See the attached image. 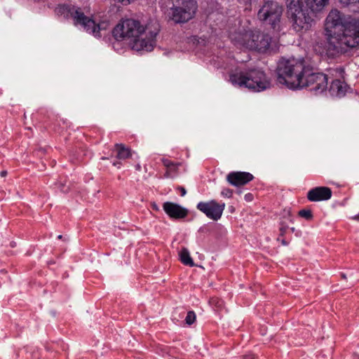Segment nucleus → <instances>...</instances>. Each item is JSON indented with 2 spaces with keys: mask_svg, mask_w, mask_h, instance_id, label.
<instances>
[{
  "mask_svg": "<svg viewBox=\"0 0 359 359\" xmlns=\"http://www.w3.org/2000/svg\"><path fill=\"white\" fill-rule=\"evenodd\" d=\"M303 58H281L277 66V81L288 88H307L318 95L327 89V76L320 72H313L306 66Z\"/></svg>",
  "mask_w": 359,
  "mask_h": 359,
  "instance_id": "nucleus-1",
  "label": "nucleus"
},
{
  "mask_svg": "<svg viewBox=\"0 0 359 359\" xmlns=\"http://www.w3.org/2000/svg\"><path fill=\"white\" fill-rule=\"evenodd\" d=\"M159 32L160 25L156 20H150L143 26L138 20L126 19L116 25L112 34L117 41H128V45L133 50L150 52L156 44Z\"/></svg>",
  "mask_w": 359,
  "mask_h": 359,
  "instance_id": "nucleus-2",
  "label": "nucleus"
},
{
  "mask_svg": "<svg viewBox=\"0 0 359 359\" xmlns=\"http://www.w3.org/2000/svg\"><path fill=\"white\" fill-rule=\"evenodd\" d=\"M325 30L330 40H335V48L359 47V19L344 15L332 9L325 20Z\"/></svg>",
  "mask_w": 359,
  "mask_h": 359,
  "instance_id": "nucleus-3",
  "label": "nucleus"
},
{
  "mask_svg": "<svg viewBox=\"0 0 359 359\" xmlns=\"http://www.w3.org/2000/svg\"><path fill=\"white\" fill-rule=\"evenodd\" d=\"M229 81L234 86L247 88L254 92H261L271 87L270 80L264 72L255 68L231 72Z\"/></svg>",
  "mask_w": 359,
  "mask_h": 359,
  "instance_id": "nucleus-4",
  "label": "nucleus"
},
{
  "mask_svg": "<svg viewBox=\"0 0 359 359\" xmlns=\"http://www.w3.org/2000/svg\"><path fill=\"white\" fill-rule=\"evenodd\" d=\"M229 37L235 43L260 53H264L269 49L272 40L269 34L259 31L230 32Z\"/></svg>",
  "mask_w": 359,
  "mask_h": 359,
  "instance_id": "nucleus-5",
  "label": "nucleus"
},
{
  "mask_svg": "<svg viewBox=\"0 0 359 359\" xmlns=\"http://www.w3.org/2000/svg\"><path fill=\"white\" fill-rule=\"evenodd\" d=\"M58 14L62 15L66 19L73 20L74 25L81 26L87 32L92 34L95 36H100V25L90 18L86 16L81 8L73 6L64 4L57 8Z\"/></svg>",
  "mask_w": 359,
  "mask_h": 359,
  "instance_id": "nucleus-6",
  "label": "nucleus"
},
{
  "mask_svg": "<svg viewBox=\"0 0 359 359\" xmlns=\"http://www.w3.org/2000/svg\"><path fill=\"white\" fill-rule=\"evenodd\" d=\"M312 11L306 6H295L287 8V14L292 22V28L296 32H306L309 30L314 22Z\"/></svg>",
  "mask_w": 359,
  "mask_h": 359,
  "instance_id": "nucleus-7",
  "label": "nucleus"
},
{
  "mask_svg": "<svg viewBox=\"0 0 359 359\" xmlns=\"http://www.w3.org/2000/svg\"><path fill=\"white\" fill-rule=\"evenodd\" d=\"M283 8L276 1H265L257 13L258 19L271 25L275 31L280 30Z\"/></svg>",
  "mask_w": 359,
  "mask_h": 359,
  "instance_id": "nucleus-8",
  "label": "nucleus"
},
{
  "mask_svg": "<svg viewBox=\"0 0 359 359\" xmlns=\"http://www.w3.org/2000/svg\"><path fill=\"white\" fill-rule=\"evenodd\" d=\"M176 3L170 12V18L175 23H184L194 17L198 8L196 0H176Z\"/></svg>",
  "mask_w": 359,
  "mask_h": 359,
  "instance_id": "nucleus-9",
  "label": "nucleus"
},
{
  "mask_svg": "<svg viewBox=\"0 0 359 359\" xmlns=\"http://www.w3.org/2000/svg\"><path fill=\"white\" fill-rule=\"evenodd\" d=\"M224 208V203H219L215 200L207 202L201 201L196 205L198 210L214 221H217L221 218Z\"/></svg>",
  "mask_w": 359,
  "mask_h": 359,
  "instance_id": "nucleus-10",
  "label": "nucleus"
},
{
  "mask_svg": "<svg viewBox=\"0 0 359 359\" xmlns=\"http://www.w3.org/2000/svg\"><path fill=\"white\" fill-rule=\"evenodd\" d=\"M332 191L327 187H316L307 192L306 198L311 202L327 201L331 198Z\"/></svg>",
  "mask_w": 359,
  "mask_h": 359,
  "instance_id": "nucleus-11",
  "label": "nucleus"
},
{
  "mask_svg": "<svg viewBox=\"0 0 359 359\" xmlns=\"http://www.w3.org/2000/svg\"><path fill=\"white\" fill-rule=\"evenodd\" d=\"M330 0H286L287 6H306L312 11H320L328 4Z\"/></svg>",
  "mask_w": 359,
  "mask_h": 359,
  "instance_id": "nucleus-12",
  "label": "nucleus"
},
{
  "mask_svg": "<svg viewBox=\"0 0 359 359\" xmlns=\"http://www.w3.org/2000/svg\"><path fill=\"white\" fill-rule=\"evenodd\" d=\"M253 179L254 176L248 172L233 171L229 172L226 176L227 182L235 187L245 185Z\"/></svg>",
  "mask_w": 359,
  "mask_h": 359,
  "instance_id": "nucleus-13",
  "label": "nucleus"
},
{
  "mask_svg": "<svg viewBox=\"0 0 359 359\" xmlns=\"http://www.w3.org/2000/svg\"><path fill=\"white\" fill-rule=\"evenodd\" d=\"M163 208L165 212L172 219H183L188 215L187 209L175 203L165 202L163 204Z\"/></svg>",
  "mask_w": 359,
  "mask_h": 359,
  "instance_id": "nucleus-14",
  "label": "nucleus"
},
{
  "mask_svg": "<svg viewBox=\"0 0 359 359\" xmlns=\"http://www.w3.org/2000/svg\"><path fill=\"white\" fill-rule=\"evenodd\" d=\"M348 85L340 79L333 80L330 86L329 92L332 96L344 97L348 89Z\"/></svg>",
  "mask_w": 359,
  "mask_h": 359,
  "instance_id": "nucleus-15",
  "label": "nucleus"
},
{
  "mask_svg": "<svg viewBox=\"0 0 359 359\" xmlns=\"http://www.w3.org/2000/svg\"><path fill=\"white\" fill-rule=\"evenodd\" d=\"M114 148L116 151V158L119 160H126L132 156L131 149L123 144L116 143Z\"/></svg>",
  "mask_w": 359,
  "mask_h": 359,
  "instance_id": "nucleus-16",
  "label": "nucleus"
},
{
  "mask_svg": "<svg viewBox=\"0 0 359 359\" xmlns=\"http://www.w3.org/2000/svg\"><path fill=\"white\" fill-rule=\"evenodd\" d=\"M180 255V260L184 264H185L187 266H192L194 265L193 259L190 257L189 252L188 251L187 249L183 248L181 250Z\"/></svg>",
  "mask_w": 359,
  "mask_h": 359,
  "instance_id": "nucleus-17",
  "label": "nucleus"
},
{
  "mask_svg": "<svg viewBox=\"0 0 359 359\" xmlns=\"http://www.w3.org/2000/svg\"><path fill=\"white\" fill-rule=\"evenodd\" d=\"M339 2L344 6L355 7L352 10L354 12L359 11V0H339Z\"/></svg>",
  "mask_w": 359,
  "mask_h": 359,
  "instance_id": "nucleus-18",
  "label": "nucleus"
},
{
  "mask_svg": "<svg viewBox=\"0 0 359 359\" xmlns=\"http://www.w3.org/2000/svg\"><path fill=\"white\" fill-rule=\"evenodd\" d=\"M298 215L302 218H304L307 221L313 219V215L312 211L309 209H302L299 211Z\"/></svg>",
  "mask_w": 359,
  "mask_h": 359,
  "instance_id": "nucleus-19",
  "label": "nucleus"
},
{
  "mask_svg": "<svg viewBox=\"0 0 359 359\" xmlns=\"http://www.w3.org/2000/svg\"><path fill=\"white\" fill-rule=\"evenodd\" d=\"M196 318V316L194 311H190L187 314L185 322L187 325H191L195 322Z\"/></svg>",
  "mask_w": 359,
  "mask_h": 359,
  "instance_id": "nucleus-20",
  "label": "nucleus"
},
{
  "mask_svg": "<svg viewBox=\"0 0 359 359\" xmlns=\"http://www.w3.org/2000/svg\"><path fill=\"white\" fill-rule=\"evenodd\" d=\"M222 194L226 197L230 198L233 194V191L230 189H225L222 191Z\"/></svg>",
  "mask_w": 359,
  "mask_h": 359,
  "instance_id": "nucleus-21",
  "label": "nucleus"
},
{
  "mask_svg": "<svg viewBox=\"0 0 359 359\" xmlns=\"http://www.w3.org/2000/svg\"><path fill=\"white\" fill-rule=\"evenodd\" d=\"M163 165L167 168H170L171 166H174L175 163L168 159L163 160Z\"/></svg>",
  "mask_w": 359,
  "mask_h": 359,
  "instance_id": "nucleus-22",
  "label": "nucleus"
},
{
  "mask_svg": "<svg viewBox=\"0 0 359 359\" xmlns=\"http://www.w3.org/2000/svg\"><path fill=\"white\" fill-rule=\"evenodd\" d=\"M58 188L62 192H67L68 190H69V187H68L67 188H65V186L64 184H61V183L59 184Z\"/></svg>",
  "mask_w": 359,
  "mask_h": 359,
  "instance_id": "nucleus-23",
  "label": "nucleus"
},
{
  "mask_svg": "<svg viewBox=\"0 0 359 359\" xmlns=\"http://www.w3.org/2000/svg\"><path fill=\"white\" fill-rule=\"evenodd\" d=\"M287 227L285 226H282L280 228V236H284V234L285 233V232L287 231Z\"/></svg>",
  "mask_w": 359,
  "mask_h": 359,
  "instance_id": "nucleus-24",
  "label": "nucleus"
},
{
  "mask_svg": "<svg viewBox=\"0 0 359 359\" xmlns=\"http://www.w3.org/2000/svg\"><path fill=\"white\" fill-rule=\"evenodd\" d=\"M245 199L247 201H251L253 199V195L250 193H248L245 195Z\"/></svg>",
  "mask_w": 359,
  "mask_h": 359,
  "instance_id": "nucleus-25",
  "label": "nucleus"
},
{
  "mask_svg": "<svg viewBox=\"0 0 359 359\" xmlns=\"http://www.w3.org/2000/svg\"><path fill=\"white\" fill-rule=\"evenodd\" d=\"M255 355L250 353L243 356V359H255Z\"/></svg>",
  "mask_w": 359,
  "mask_h": 359,
  "instance_id": "nucleus-26",
  "label": "nucleus"
},
{
  "mask_svg": "<svg viewBox=\"0 0 359 359\" xmlns=\"http://www.w3.org/2000/svg\"><path fill=\"white\" fill-rule=\"evenodd\" d=\"M178 189H179V190L180 191V193H181V194H180V195H181L182 196H185V194H187V191H186V189H185L184 187H180Z\"/></svg>",
  "mask_w": 359,
  "mask_h": 359,
  "instance_id": "nucleus-27",
  "label": "nucleus"
},
{
  "mask_svg": "<svg viewBox=\"0 0 359 359\" xmlns=\"http://www.w3.org/2000/svg\"><path fill=\"white\" fill-rule=\"evenodd\" d=\"M112 164H113L114 166H116L118 168H120L121 163L119 161H114L112 163Z\"/></svg>",
  "mask_w": 359,
  "mask_h": 359,
  "instance_id": "nucleus-28",
  "label": "nucleus"
},
{
  "mask_svg": "<svg viewBox=\"0 0 359 359\" xmlns=\"http://www.w3.org/2000/svg\"><path fill=\"white\" fill-rule=\"evenodd\" d=\"M6 174H7V172H6V171H5V170H4V171H2V172H1V175L2 177H4V176H6Z\"/></svg>",
  "mask_w": 359,
  "mask_h": 359,
  "instance_id": "nucleus-29",
  "label": "nucleus"
},
{
  "mask_svg": "<svg viewBox=\"0 0 359 359\" xmlns=\"http://www.w3.org/2000/svg\"><path fill=\"white\" fill-rule=\"evenodd\" d=\"M281 243H282V244H283V245H287L288 244V243H287V241H285L284 239H283V240L281 241Z\"/></svg>",
  "mask_w": 359,
  "mask_h": 359,
  "instance_id": "nucleus-30",
  "label": "nucleus"
},
{
  "mask_svg": "<svg viewBox=\"0 0 359 359\" xmlns=\"http://www.w3.org/2000/svg\"><path fill=\"white\" fill-rule=\"evenodd\" d=\"M153 208H154V210H158L157 205H156V204H155V203H154V204H153Z\"/></svg>",
  "mask_w": 359,
  "mask_h": 359,
  "instance_id": "nucleus-31",
  "label": "nucleus"
},
{
  "mask_svg": "<svg viewBox=\"0 0 359 359\" xmlns=\"http://www.w3.org/2000/svg\"><path fill=\"white\" fill-rule=\"evenodd\" d=\"M291 231H292V232H294L295 229H294V227H292V228H291Z\"/></svg>",
  "mask_w": 359,
  "mask_h": 359,
  "instance_id": "nucleus-32",
  "label": "nucleus"
},
{
  "mask_svg": "<svg viewBox=\"0 0 359 359\" xmlns=\"http://www.w3.org/2000/svg\"><path fill=\"white\" fill-rule=\"evenodd\" d=\"M57 238H58L59 239H60V238H62V236H61V235H59V236H57Z\"/></svg>",
  "mask_w": 359,
  "mask_h": 359,
  "instance_id": "nucleus-33",
  "label": "nucleus"
},
{
  "mask_svg": "<svg viewBox=\"0 0 359 359\" xmlns=\"http://www.w3.org/2000/svg\"><path fill=\"white\" fill-rule=\"evenodd\" d=\"M165 176H166V177H168V176H169L168 172H166Z\"/></svg>",
  "mask_w": 359,
  "mask_h": 359,
  "instance_id": "nucleus-34",
  "label": "nucleus"
},
{
  "mask_svg": "<svg viewBox=\"0 0 359 359\" xmlns=\"http://www.w3.org/2000/svg\"><path fill=\"white\" fill-rule=\"evenodd\" d=\"M356 217H357L358 219H359V214L356 216Z\"/></svg>",
  "mask_w": 359,
  "mask_h": 359,
  "instance_id": "nucleus-35",
  "label": "nucleus"
}]
</instances>
